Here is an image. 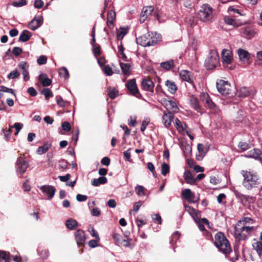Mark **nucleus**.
Listing matches in <instances>:
<instances>
[{"label": "nucleus", "mask_w": 262, "mask_h": 262, "mask_svg": "<svg viewBox=\"0 0 262 262\" xmlns=\"http://www.w3.org/2000/svg\"><path fill=\"white\" fill-rule=\"evenodd\" d=\"M180 76L182 80L187 81L190 83L193 82L192 77L191 73L187 70H182L179 73Z\"/></svg>", "instance_id": "obj_22"}, {"label": "nucleus", "mask_w": 262, "mask_h": 262, "mask_svg": "<svg viewBox=\"0 0 262 262\" xmlns=\"http://www.w3.org/2000/svg\"><path fill=\"white\" fill-rule=\"evenodd\" d=\"M233 191L235 195L236 196V197L237 199H240L241 200L246 199V196L244 195V194H243L242 193H241L238 191H237V190L233 189Z\"/></svg>", "instance_id": "obj_56"}, {"label": "nucleus", "mask_w": 262, "mask_h": 262, "mask_svg": "<svg viewBox=\"0 0 262 262\" xmlns=\"http://www.w3.org/2000/svg\"><path fill=\"white\" fill-rule=\"evenodd\" d=\"M116 17V13L113 10H110L107 13V19L114 20Z\"/></svg>", "instance_id": "obj_64"}, {"label": "nucleus", "mask_w": 262, "mask_h": 262, "mask_svg": "<svg viewBox=\"0 0 262 262\" xmlns=\"http://www.w3.org/2000/svg\"><path fill=\"white\" fill-rule=\"evenodd\" d=\"M220 64L219 57L215 50L210 51L208 57L205 59V66L208 70L215 68Z\"/></svg>", "instance_id": "obj_6"}, {"label": "nucleus", "mask_w": 262, "mask_h": 262, "mask_svg": "<svg viewBox=\"0 0 262 262\" xmlns=\"http://www.w3.org/2000/svg\"><path fill=\"white\" fill-rule=\"evenodd\" d=\"M255 94L254 89H248L247 87H242L236 92V95L238 97L245 98L250 96H253Z\"/></svg>", "instance_id": "obj_10"}, {"label": "nucleus", "mask_w": 262, "mask_h": 262, "mask_svg": "<svg viewBox=\"0 0 262 262\" xmlns=\"http://www.w3.org/2000/svg\"><path fill=\"white\" fill-rule=\"evenodd\" d=\"M184 206L185 210L188 212L190 215H191L192 214H194V212H195L196 210L191 206L187 205H185Z\"/></svg>", "instance_id": "obj_62"}, {"label": "nucleus", "mask_w": 262, "mask_h": 262, "mask_svg": "<svg viewBox=\"0 0 262 262\" xmlns=\"http://www.w3.org/2000/svg\"><path fill=\"white\" fill-rule=\"evenodd\" d=\"M59 74L60 77L64 78H68L69 77V74L67 69L65 67H62L59 69Z\"/></svg>", "instance_id": "obj_42"}, {"label": "nucleus", "mask_w": 262, "mask_h": 262, "mask_svg": "<svg viewBox=\"0 0 262 262\" xmlns=\"http://www.w3.org/2000/svg\"><path fill=\"white\" fill-rule=\"evenodd\" d=\"M62 128L66 132H69L71 130V126L68 122L65 121L62 124Z\"/></svg>", "instance_id": "obj_60"}, {"label": "nucleus", "mask_w": 262, "mask_h": 262, "mask_svg": "<svg viewBox=\"0 0 262 262\" xmlns=\"http://www.w3.org/2000/svg\"><path fill=\"white\" fill-rule=\"evenodd\" d=\"M154 11V8L152 6L144 7L140 14V21L144 23L148 16L151 15Z\"/></svg>", "instance_id": "obj_13"}, {"label": "nucleus", "mask_w": 262, "mask_h": 262, "mask_svg": "<svg viewBox=\"0 0 262 262\" xmlns=\"http://www.w3.org/2000/svg\"><path fill=\"white\" fill-rule=\"evenodd\" d=\"M20 257L10 255L5 251L0 252V262H20Z\"/></svg>", "instance_id": "obj_9"}, {"label": "nucleus", "mask_w": 262, "mask_h": 262, "mask_svg": "<svg viewBox=\"0 0 262 262\" xmlns=\"http://www.w3.org/2000/svg\"><path fill=\"white\" fill-rule=\"evenodd\" d=\"M252 246L255 249L258 254L260 255L262 253V243L261 242L257 241L256 239H254V242L252 244Z\"/></svg>", "instance_id": "obj_35"}, {"label": "nucleus", "mask_w": 262, "mask_h": 262, "mask_svg": "<svg viewBox=\"0 0 262 262\" xmlns=\"http://www.w3.org/2000/svg\"><path fill=\"white\" fill-rule=\"evenodd\" d=\"M191 106L198 112H201L202 109L200 105L198 99L194 96H192L190 99Z\"/></svg>", "instance_id": "obj_27"}, {"label": "nucleus", "mask_w": 262, "mask_h": 262, "mask_svg": "<svg viewBox=\"0 0 262 262\" xmlns=\"http://www.w3.org/2000/svg\"><path fill=\"white\" fill-rule=\"evenodd\" d=\"M174 124L176 127L179 131L183 130V126L182 124V123L177 118L175 119Z\"/></svg>", "instance_id": "obj_61"}, {"label": "nucleus", "mask_w": 262, "mask_h": 262, "mask_svg": "<svg viewBox=\"0 0 262 262\" xmlns=\"http://www.w3.org/2000/svg\"><path fill=\"white\" fill-rule=\"evenodd\" d=\"M107 182V179L105 177H101L98 179H94L92 182V185L94 186H98L100 184H104Z\"/></svg>", "instance_id": "obj_31"}, {"label": "nucleus", "mask_w": 262, "mask_h": 262, "mask_svg": "<svg viewBox=\"0 0 262 262\" xmlns=\"http://www.w3.org/2000/svg\"><path fill=\"white\" fill-rule=\"evenodd\" d=\"M93 47V52L95 57H97L101 54L100 47L98 45H94Z\"/></svg>", "instance_id": "obj_46"}, {"label": "nucleus", "mask_w": 262, "mask_h": 262, "mask_svg": "<svg viewBox=\"0 0 262 262\" xmlns=\"http://www.w3.org/2000/svg\"><path fill=\"white\" fill-rule=\"evenodd\" d=\"M135 190L137 192V194L139 195V196H143V195H145V193H144V188L143 187V186H141V185H137L136 187H135Z\"/></svg>", "instance_id": "obj_47"}, {"label": "nucleus", "mask_w": 262, "mask_h": 262, "mask_svg": "<svg viewBox=\"0 0 262 262\" xmlns=\"http://www.w3.org/2000/svg\"><path fill=\"white\" fill-rule=\"evenodd\" d=\"M237 53L241 61L246 63L249 61L250 55L247 51L240 48L237 50Z\"/></svg>", "instance_id": "obj_18"}, {"label": "nucleus", "mask_w": 262, "mask_h": 262, "mask_svg": "<svg viewBox=\"0 0 262 262\" xmlns=\"http://www.w3.org/2000/svg\"><path fill=\"white\" fill-rule=\"evenodd\" d=\"M42 23V19L41 17H35L29 24L28 27L32 30H35L38 28Z\"/></svg>", "instance_id": "obj_17"}, {"label": "nucleus", "mask_w": 262, "mask_h": 262, "mask_svg": "<svg viewBox=\"0 0 262 262\" xmlns=\"http://www.w3.org/2000/svg\"><path fill=\"white\" fill-rule=\"evenodd\" d=\"M161 40V35L156 32H148L136 39L138 44L146 47L152 46Z\"/></svg>", "instance_id": "obj_2"}, {"label": "nucleus", "mask_w": 262, "mask_h": 262, "mask_svg": "<svg viewBox=\"0 0 262 262\" xmlns=\"http://www.w3.org/2000/svg\"><path fill=\"white\" fill-rule=\"evenodd\" d=\"M17 171L21 174H23L29 167L27 161L24 160L23 157L19 156L17 160Z\"/></svg>", "instance_id": "obj_11"}, {"label": "nucleus", "mask_w": 262, "mask_h": 262, "mask_svg": "<svg viewBox=\"0 0 262 262\" xmlns=\"http://www.w3.org/2000/svg\"><path fill=\"white\" fill-rule=\"evenodd\" d=\"M241 32L243 36L248 39L251 38L255 34L253 28L249 26L242 27L241 28Z\"/></svg>", "instance_id": "obj_16"}, {"label": "nucleus", "mask_w": 262, "mask_h": 262, "mask_svg": "<svg viewBox=\"0 0 262 262\" xmlns=\"http://www.w3.org/2000/svg\"><path fill=\"white\" fill-rule=\"evenodd\" d=\"M75 237L78 245L80 246L83 245L85 242V237L84 232L83 230H77L75 233Z\"/></svg>", "instance_id": "obj_19"}, {"label": "nucleus", "mask_w": 262, "mask_h": 262, "mask_svg": "<svg viewBox=\"0 0 262 262\" xmlns=\"http://www.w3.org/2000/svg\"><path fill=\"white\" fill-rule=\"evenodd\" d=\"M142 86L145 91L154 92V83L150 79H144L142 81Z\"/></svg>", "instance_id": "obj_20"}, {"label": "nucleus", "mask_w": 262, "mask_h": 262, "mask_svg": "<svg viewBox=\"0 0 262 262\" xmlns=\"http://www.w3.org/2000/svg\"><path fill=\"white\" fill-rule=\"evenodd\" d=\"M128 124L129 126H135L137 124L136 117L130 116L128 119Z\"/></svg>", "instance_id": "obj_59"}, {"label": "nucleus", "mask_w": 262, "mask_h": 262, "mask_svg": "<svg viewBox=\"0 0 262 262\" xmlns=\"http://www.w3.org/2000/svg\"><path fill=\"white\" fill-rule=\"evenodd\" d=\"M182 196L190 203H194L197 200H194L195 195L190 189H185L182 191Z\"/></svg>", "instance_id": "obj_15"}, {"label": "nucleus", "mask_w": 262, "mask_h": 262, "mask_svg": "<svg viewBox=\"0 0 262 262\" xmlns=\"http://www.w3.org/2000/svg\"><path fill=\"white\" fill-rule=\"evenodd\" d=\"M206 106L209 108L211 113L212 114H216L219 112V108L212 100Z\"/></svg>", "instance_id": "obj_37"}, {"label": "nucleus", "mask_w": 262, "mask_h": 262, "mask_svg": "<svg viewBox=\"0 0 262 262\" xmlns=\"http://www.w3.org/2000/svg\"><path fill=\"white\" fill-rule=\"evenodd\" d=\"M37 63L39 65H42L46 63L47 58L45 56H40L37 60Z\"/></svg>", "instance_id": "obj_58"}, {"label": "nucleus", "mask_w": 262, "mask_h": 262, "mask_svg": "<svg viewBox=\"0 0 262 262\" xmlns=\"http://www.w3.org/2000/svg\"><path fill=\"white\" fill-rule=\"evenodd\" d=\"M200 98L201 101L205 104V106L211 101L209 95L206 93L201 94Z\"/></svg>", "instance_id": "obj_40"}, {"label": "nucleus", "mask_w": 262, "mask_h": 262, "mask_svg": "<svg viewBox=\"0 0 262 262\" xmlns=\"http://www.w3.org/2000/svg\"><path fill=\"white\" fill-rule=\"evenodd\" d=\"M26 4V0H19L18 1L14 2L12 5L15 7H20L25 6Z\"/></svg>", "instance_id": "obj_49"}, {"label": "nucleus", "mask_w": 262, "mask_h": 262, "mask_svg": "<svg viewBox=\"0 0 262 262\" xmlns=\"http://www.w3.org/2000/svg\"><path fill=\"white\" fill-rule=\"evenodd\" d=\"M103 71L107 76H111L113 75V72L112 70L108 65H105L103 69Z\"/></svg>", "instance_id": "obj_51"}, {"label": "nucleus", "mask_w": 262, "mask_h": 262, "mask_svg": "<svg viewBox=\"0 0 262 262\" xmlns=\"http://www.w3.org/2000/svg\"><path fill=\"white\" fill-rule=\"evenodd\" d=\"M40 189L42 191L47 195L48 199L51 200L54 196L56 189L55 188L51 185H43L40 187Z\"/></svg>", "instance_id": "obj_14"}, {"label": "nucleus", "mask_w": 262, "mask_h": 262, "mask_svg": "<svg viewBox=\"0 0 262 262\" xmlns=\"http://www.w3.org/2000/svg\"><path fill=\"white\" fill-rule=\"evenodd\" d=\"M44 3L42 0H36L34 2V7L35 8L40 9L42 7Z\"/></svg>", "instance_id": "obj_63"}, {"label": "nucleus", "mask_w": 262, "mask_h": 262, "mask_svg": "<svg viewBox=\"0 0 262 262\" xmlns=\"http://www.w3.org/2000/svg\"><path fill=\"white\" fill-rule=\"evenodd\" d=\"M164 105L167 110H171L174 113L179 112V108L177 103L172 100L165 101Z\"/></svg>", "instance_id": "obj_24"}, {"label": "nucleus", "mask_w": 262, "mask_h": 262, "mask_svg": "<svg viewBox=\"0 0 262 262\" xmlns=\"http://www.w3.org/2000/svg\"><path fill=\"white\" fill-rule=\"evenodd\" d=\"M131 239H123L122 240L120 245H122L123 246L126 247H131Z\"/></svg>", "instance_id": "obj_55"}, {"label": "nucleus", "mask_w": 262, "mask_h": 262, "mask_svg": "<svg viewBox=\"0 0 262 262\" xmlns=\"http://www.w3.org/2000/svg\"><path fill=\"white\" fill-rule=\"evenodd\" d=\"M152 220L155 223H156L158 224H161L162 223V220L159 214H155L152 216Z\"/></svg>", "instance_id": "obj_52"}, {"label": "nucleus", "mask_w": 262, "mask_h": 262, "mask_svg": "<svg viewBox=\"0 0 262 262\" xmlns=\"http://www.w3.org/2000/svg\"><path fill=\"white\" fill-rule=\"evenodd\" d=\"M66 227L70 230H74L78 226L77 222L72 219H69L66 221Z\"/></svg>", "instance_id": "obj_33"}, {"label": "nucleus", "mask_w": 262, "mask_h": 262, "mask_svg": "<svg viewBox=\"0 0 262 262\" xmlns=\"http://www.w3.org/2000/svg\"><path fill=\"white\" fill-rule=\"evenodd\" d=\"M224 21L227 24L233 27H238L241 24L234 17L231 16H226L224 17Z\"/></svg>", "instance_id": "obj_25"}, {"label": "nucleus", "mask_w": 262, "mask_h": 262, "mask_svg": "<svg viewBox=\"0 0 262 262\" xmlns=\"http://www.w3.org/2000/svg\"><path fill=\"white\" fill-rule=\"evenodd\" d=\"M32 36L31 32L28 30H24L20 34L18 40L21 42L28 41Z\"/></svg>", "instance_id": "obj_29"}, {"label": "nucleus", "mask_w": 262, "mask_h": 262, "mask_svg": "<svg viewBox=\"0 0 262 262\" xmlns=\"http://www.w3.org/2000/svg\"><path fill=\"white\" fill-rule=\"evenodd\" d=\"M196 223H198L201 221L200 220V212L199 211L195 210V212L191 215Z\"/></svg>", "instance_id": "obj_53"}, {"label": "nucleus", "mask_w": 262, "mask_h": 262, "mask_svg": "<svg viewBox=\"0 0 262 262\" xmlns=\"http://www.w3.org/2000/svg\"><path fill=\"white\" fill-rule=\"evenodd\" d=\"M184 177L186 183L191 185H193L196 182L191 173L189 170H185L184 173Z\"/></svg>", "instance_id": "obj_26"}, {"label": "nucleus", "mask_w": 262, "mask_h": 262, "mask_svg": "<svg viewBox=\"0 0 262 262\" xmlns=\"http://www.w3.org/2000/svg\"><path fill=\"white\" fill-rule=\"evenodd\" d=\"M100 239L96 238L95 239H92L89 241V246L91 248H95L98 246V243Z\"/></svg>", "instance_id": "obj_57"}, {"label": "nucleus", "mask_w": 262, "mask_h": 262, "mask_svg": "<svg viewBox=\"0 0 262 262\" xmlns=\"http://www.w3.org/2000/svg\"><path fill=\"white\" fill-rule=\"evenodd\" d=\"M122 72L124 75H129L131 72L130 66L128 63H120Z\"/></svg>", "instance_id": "obj_34"}, {"label": "nucleus", "mask_w": 262, "mask_h": 262, "mask_svg": "<svg viewBox=\"0 0 262 262\" xmlns=\"http://www.w3.org/2000/svg\"><path fill=\"white\" fill-rule=\"evenodd\" d=\"M242 174L244 178L243 185L247 189L250 190L260 185V180L256 174L247 171H243Z\"/></svg>", "instance_id": "obj_3"}, {"label": "nucleus", "mask_w": 262, "mask_h": 262, "mask_svg": "<svg viewBox=\"0 0 262 262\" xmlns=\"http://www.w3.org/2000/svg\"><path fill=\"white\" fill-rule=\"evenodd\" d=\"M216 88L218 92L223 95H227L230 93L231 85L228 81L220 79L216 81Z\"/></svg>", "instance_id": "obj_7"}, {"label": "nucleus", "mask_w": 262, "mask_h": 262, "mask_svg": "<svg viewBox=\"0 0 262 262\" xmlns=\"http://www.w3.org/2000/svg\"><path fill=\"white\" fill-rule=\"evenodd\" d=\"M181 147L185 156H187L190 154L191 152V146L186 142L181 143Z\"/></svg>", "instance_id": "obj_32"}, {"label": "nucleus", "mask_w": 262, "mask_h": 262, "mask_svg": "<svg viewBox=\"0 0 262 262\" xmlns=\"http://www.w3.org/2000/svg\"><path fill=\"white\" fill-rule=\"evenodd\" d=\"M107 94L111 99H114L118 96V91L115 88L108 86Z\"/></svg>", "instance_id": "obj_36"}, {"label": "nucleus", "mask_w": 262, "mask_h": 262, "mask_svg": "<svg viewBox=\"0 0 262 262\" xmlns=\"http://www.w3.org/2000/svg\"><path fill=\"white\" fill-rule=\"evenodd\" d=\"M222 56L223 63L225 67H228L230 70L233 69L232 66L228 67V66L230 64L233 60L232 52L227 49H224L222 52Z\"/></svg>", "instance_id": "obj_8"}, {"label": "nucleus", "mask_w": 262, "mask_h": 262, "mask_svg": "<svg viewBox=\"0 0 262 262\" xmlns=\"http://www.w3.org/2000/svg\"><path fill=\"white\" fill-rule=\"evenodd\" d=\"M198 16L200 20L204 22L211 20L213 18L212 8L208 4L203 5L198 13Z\"/></svg>", "instance_id": "obj_5"}, {"label": "nucleus", "mask_w": 262, "mask_h": 262, "mask_svg": "<svg viewBox=\"0 0 262 262\" xmlns=\"http://www.w3.org/2000/svg\"><path fill=\"white\" fill-rule=\"evenodd\" d=\"M169 171V166L165 163L162 164L161 173L163 176H166Z\"/></svg>", "instance_id": "obj_45"}, {"label": "nucleus", "mask_w": 262, "mask_h": 262, "mask_svg": "<svg viewBox=\"0 0 262 262\" xmlns=\"http://www.w3.org/2000/svg\"><path fill=\"white\" fill-rule=\"evenodd\" d=\"M18 67L22 70V71H26L29 70L28 64L25 61H21L18 64Z\"/></svg>", "instance_id": "obj_48"}, {"label": "nucleus", "mask_w": 262, "mask_h": 262, "mask_svg": "<svg viewBox=\"0 0 262 262\" xmlns=\"http://www.w3.org/2000/svg\"><path fill=\"white\" fill-rule=\"evenodd\" d=\"M245 156L248 158H252L259 161L262 158V152L259 149H254L253 150L248 152Z\"/></svg>", "instance_id": "obj_23"}, {"label": "nucleus", "mask_w": 262, "mask_h": 262, "mask_svg": "<svg viewBox=\"0 0 262 262\" xmlns=\"http://www.w3.org/2000/svg\"><path fill=\"white\" fill-rule=\"evenodd\" d=\"M149 119H144L142 122V124H141V131L142 132H144L145 129H146V127L147 126V125H148L149 123Z\"/></svg>", "instance_id": "obj_54"}, {"label": "nucleus", "mask_w": 262, "mask_h": 262, "mask_svg": "<svg viewBox=\"0 0 262 262\" xmlns=\"http://www.w3.org/2000/svg\"><path fill=\"white\" fill-rule=\"evenodd\" d=\"M126 86L129 92L134 96H137L139 91L137 88L135 79L129 80L126 83Z\"/></svg>", "instance_id": "obj_12"}, {"label": "nucleus", "mask_w": 262, "mask_h": 262, "mask_svg": "<svg viewBox=\"0 0 262 262\" xmlns=\"http://www.w3.org/2000/svg\"><path fill=\"white\" fill-rule=\"evenodd\" d=\"M41 93L45 96L47 100H48L50 97H52L53 96L52 91L48 88L44 89Z\"/></svg>", "instance_id": "obj_44"}, {"label": "nucleus", "mask_w": 262, "mask_h": 262, "mask_svg": "<svg viewBox=\"0 0 262 262\" xmlns=\"http://www.w3.org/2000/svg\"><path fill=\"white\" fill-rule=\"evenodd\" d=\"M173 117V115L169 112H164L163 115V122L165 127H168L171 125V123Z\"/></svg>", "instance_id": "obj_21"}, {"label": "nucleus", "mask_w": 262, "mask_h": 262, "mask_svg": "<svg viewBox=\"0 0 262 262\" xmlns=\"http://www.w3.org/2000/svg\"><path fill=\"white\" fill-rule=\"evenodd\" d=\"M165 85L171 94H173L176 92L177 87L174 82L167 80L165 82Z\"/></svg>", "instance_id": "obj_30"}, {"label": "nucleus", "mask_w": 262, "mask_h": 262, "mask_svg": "<svg viewBox=\"0 0 262 262\" xmlns=\"http://www.w3.org/2000/svg\"><path fill=\"white\" fill-rule=\"evenodd\" d=\"M113 237L116 243V244L120 245L122 240L121 235L117 233H115L114 234Z\"/></svg>", "instance_id": "obj_50"}, {"label": "nucleus", "mask_w": 262, "mask_h": 262, "mask_svg": "<svg viewBox=\"0 0 262 262\" xmlns=\"http://www.w3.org/2000/svg\"><path fill=\"white\" fill-rule=\"evenodd\" d=\"M214 244L219 250L223 253H229L231 247L228 241L222 232L217 233L214 237Z\"/></svg>", "instance_id": "obj_4"}, {"label": "nucleus", "mask_w": 262, "mask_h": 262, "mask_svg": "<svg viewBox=\"0 0 262 262\" xmlns=\"http://www.w3.org/2000/svg\"><path fill=\"white\" fill-rule=\"evenodd\" d=\"M254 223V220L251 217H242L234 227L235 238L238 241L245 239L247 234L251 233L253 231L254 228L252 225Z\"/></svg>", "instance_id": "obj_1"}, {"label": "nucleus", "mask_w": 262, "mask_h": 262, "mask_svg": "<svg viewBox=\"0 0 262 262\" xmlns=\"http://www.w3.org/2000/svg\"><path fill=\"white\" fill-rule=\"evenodd\" d=\"M174 63L173 60H170L160 63V67L164 69L169 70L173 67Z\"/></svg>", "instance_id": "obj_38"}, {"label": "nucleus", "mask_w": 262, "mask_h": 262, "mask_svg": "<svg viewBox=\"0 0 262 262\" xmlns=\"http://www.w3.org/2000/svg\"><path fill=\"white\" fill-rule=\"evenodd\" d=\"M51 144L48 143L44 144L42 146H39L37 150L39 155H42L46 152L50 148Z\"/></svg>", "instance_id": "obj_39"}, {"label": "nucleus", "mask_w": 262, "mask_h": 262, "mask_svg": "<svg viewBox=\"0 0 262 262\" xmlns=\"http://www.w3.org/2000/svg\"><path fill=\"white\" fill-rule=\"evenodd\" d=\"M251 144L246 142L241 141L238 144V147L241 149V151H244L251 147Z\"/></svg>", "instance_id": "obj_41"}, {"label": "nucleus", "mask_w": 262, "mask_h": 262, "mask_svg": "<svg viewBox=\"0 0 262 262\" xmlns=\"http://www.w3.org/2000/svg\"><path fill=\"white\" fill-rule=\"evenodd\" d=\"M20 76V73L17 70H14L11 72L8 75V78L11 79H15L16 78L19 77Z\"/></svg>", "instance_id": "obj_43"}, {"label": "nucleus", "mask_w": 262, "mask_h": 262, "mask_svg": "<svg viewBox=\"0 0 262 262\" xmlns=\"http://www.w3.org/2000/svg\"><path fill=\"white\" fill-rule=\"evenodd\" d=\"M38 80L43 86H48L50 85L52 82L51 80L48 78L47 76L44 74H41L39 75Z\"/></svg>", "instance_id": "obj_28"}]
</instances>
